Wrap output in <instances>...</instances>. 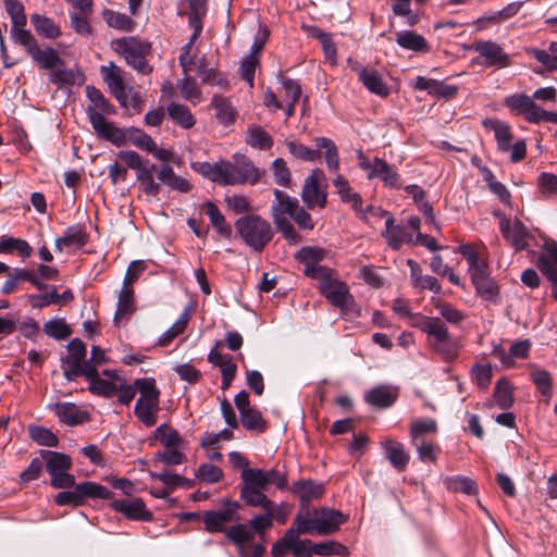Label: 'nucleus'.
Wrapping results in <instances>:
<instances>
[{
	"label": "nucleus",
	"mask_w": 557,
	"mask_h": 557,
	"mask_svg": "<svg viewBox=\"0 0 557 557\" xmlns=\"http://www.w3.org/2000/svg\"><path fill=\"white\" fill-rule=\"evenodd\" d=\"M333 185L336 188L342 201L349 202L352 209L360 214L361 219L367 218L368 212L374 211L375 208L368 207L367 211H362V199L358 193L352 191L348 181L341 174H337L333 180Z\"/></svg>",
	"instance_id": "nucleus-28"
},
{
	"label": "nucleus",
	"mask_w": 557,
	"mask_h": 557,
	"mask_svg": "<svg viewBox=\"0 0 557 557\" xmlns=\"http://www.w3.org/2000/svg\"><path fill=\"white\" fill-rule=\"evenodd\" d=\"M4 9L11 20L10 37L18 44L33 33L27 28V16L24 5L18 0H3Z\"/></svg>",
	"instance_id": "nucleus-18"
},
{
	"label": "nucleus",
	"mask_w": 557,
	"mask_h": 557,
	"mask_svg": "<svg viewBox=\"0 0 557 557\" xmlns=\"http://www.w3.org/2000/svg\"><path fill=\"white\" fill-rule=\"evenodd\" d=\"M157 177L168 187L180 193H188L193 187L186 178L176 175L173 168L169 164H162L160 166Z\"/></svg>",
	"instance_id": "nucleus-40"
},
{
	"label": "nucleus",
	"mask_w": 557,
	"mask_h": 557,
	"mask_svg": "<svg viewBox=\"0 0 557 557\" xmlns=\"http://www.w3.org/2000/svg\"><path fill=\"white\" fill-rule=\"evenodd\" d=\"M135 311V295L134 288L129 285H122V288L119 293V299L116 305V311L114 314V320L120 321L122 319L128 318Z\"/></svg>",
	"instance_id": "nucleus-43"
},
{
	"label": "nucleus",
	"mask_w": 557,
	"mask_h": 557,
	"mask_svg": "<svg viewBox=\"0 0 557 557\" xmlns=\"http://www.w3.org/2000/svg\"><path fill=\"white\" fill-rule=\"evenodd\" d=\"M223 507L218 510H208L202 513L205 530L209 533L224 532L227 524L240 519L238 515L239 504L230 499L222 502Z\"/></svg>",
	"instance_id": "nucleus-15"
},
{
	"label": "nucleus",
	"mask_w": 557,
	"mask_h": 557,
	"mask_svg": "<svg viewBox=\"0 0 557 557\" xmlns=\"http://www.w3.org/2000/svg\"><path fill=\"white\" fill-rule=\"evenodd\" d=\"M100 73L110 92L122 107L140 111L141 96L133 87H127V73L123 69L110 62L109 65L100 67Z\"/></svg>",
	"instance_id": "nucleus-6"
},
{
	"label": "nucleus",
	"mask_w": 557,
	"mask_h": 557,
	"mask_svg": "<svg viewBox=\"0 0 557 557\" xmlns=\"http://www.w3.org/2000/svg\"><path fill=\"white\" fill-rule=\"evenodd\" d=\"M294 529L292 554L294 557H311L313 555V542L310 540H300L299 535L304 534L299 531V524Z\"/></svg>",
	"instance_id": "nucleus-63"
},
{
	"label": "nucleus",
	"mask_w": 557,
	"mask_h": 557,
	"mask_svg": "<svg viewBox=\"0 0 557 557\" xmlns=\"http://www.w3.org/2000/svg\"><path fill=\"white\" fill-rule=\"evenodd\" d=\"M533 101L532 97L520 92L506 97L505 104L516 114H523L524 116Z\"/></svg>",
	"instance_id": "nucleus-61"
},
{
	"label": "nucleus",
	"mask_w": 557,
	"mask_h": 557,
	"mask_svg": "<svg viewBox=\"0 0 557 557\" xmlns=\"http://www.w3.org/2000/svg\"><path fill=\"white\" fill-rule=\"evenodd\" d=\"M324 178L320 169L312 170L306 177L301 191V198L308 209L315 207L324 208L326 205V193L319 188V181Z\"/></svg>",
	"instance_id": "nucleus-23"
},
{
	"label": "nucleus",
	"mask_w": 557,
	"mask_h": 557,
	"mask_svg": "<svg viewBox=\"0 0 557 557\" xmlns=\"http://www.w3.org/2000/svg\"><path fill=\"white\" fill-rule=\"evenodd\" d=\"M125 132V144L129 140L136 147L146 150L147 152L154 149V140L152 137L139 128H127Z\"/></svg>",
	"instance_id": "nucleus-57"
},
{
	"label": "nucleus",
	"mask_w": 557,
	"mask_h": 557,
	"mask_svg": "<svg viewBox=\"0 0 557 557\" xmlns=\"http://www.w3.org/2000/svg\"><path fill=\"white\" fill-rule=\"evenodd\" d=\"M16 251L23 259L32 256V247L25 239L11 236H3L0 239V253H12Z\"/></svg>",
	"instance_id": "nucleus-53"
},
{
	"label": "nucleus",
	"mask_w": 557,
	"mask_h": 557,
	"mask_svg": "<svg viewBox=\"0 0 557 557\" xmlns=\"http://www.w3.org/2000/svg\"><path fill=\"white\" fill-rule=\"evenodd\" d=\"M189 319L190 314L187 310H185L180 315L177 321L160 336L159 345L168 346L176 336L182 334L185 331Z\"/></svg>",
	"instance_id": "nucleus-58"
},
{
	"label": "nucleus",
	"mask_w": 557,
	"mask_h": 557,
	"mask_svg": "<svg viewBox=\"0 0 557 557\" xmlns=\"http://www.w3.org/2000/svg\"><path fill=\"white\" fill-rule=\"evenodd\" d=\"M235 228L243 242L255 251H262L271 242L273 232L270 223L257 214L240 216Z\"/></svg>",
	"instance_id": "nucleus-8"
},
{
	"label": "nucleus",
	"mask_w": 557,
	"mask_h": 557,
	"mask_svg": "<svg viewBox=\"0 0 557 557\" xmlns=\"http://www.w3.org/2000/svg\"><path fill=\"white\" fill-rule=\"evenodd\" d=\"M397 398L398 388L388 385L376 386L370 389L364 396V400L368 404L379 408L391 407Z\"/></svg>",
	"instance_id": "nucleus-33"
},
{
	"label": "nucleus",
	"mask_w": 557,
	"mask_h": 557,
	"mask_svg": "<svg viewBox=\"0 0 557 557\" xmlns=\"http://www.w3.org/2000/svg\"><path fill=\"white\" fill-rule=\"evenodd\" d=\"M135 386L140 396L136 401L134 413L145 426L151 428L157 423L160 411V392L152 377L137 379Z\"/></svg>",
	"instance_id": "nucleus-10"
},
{
	"label": "nucleus",
	"mask_w": 557,
	"mask_h": 557,
	"mask_svg": "<svg viewBox=\"0 0 557 557\" xmlns=\"http://www.w3.org/2000/svg\"><path fill=\"white\" fill-rule=\"evenodd\" d=\"M191 168L209 181L223 186L253 185L260 178V172L253 162L239 153L234 154L232 161L221 159L212 163L196 162Z\"/></svg>",
	"instance_id": "nucleus-2"
},
{
	"label": "nucleus",
	"mask_w": 557,
	"mask_h": 557,
	"mask_svg": "<svg viewBox=\"0 0 557 557\" xmlns=\"http://www.w3.org/2000/svg\"><path fill=\"white\" fill-rule=\"evenodd\" d=\"M348 64L357 73L359 81L371 92L380 97H387L389 89L377 71L361 65L358 61L348 58Z\"/></svg>",
	"instance_id": "nucleus-20"
},
{
	"label": "nucleus",
	"mask_w": 557,
	"mask_h": 557,
	"mask_svg": "<svg viewBox=\"0 0 557 557\" xmlns=\"http://www.w3.org/2000/svg\"><path fill=\"white\" fill-rule=\"evenodd\" d=\"M469 273L476 294L484 300L497 304L499 300V289L497 284L491 278L486 264L474 268Z\"/></svg>",
	"instance_id": "nucleus-22"
},
{
	"label": "nucleus",
	"mask_w": 557,
	"mask_h": 557,
	"mask_svg": "<svg viewBox=\"0 0 557 557\" xmlns=\"http://www.w3.org/2000/svg\"><path fill=\"white\" fill-rule=\"evenodd\" d=\"M225 536L228 541L238 547L242 557H261L265 548L262 544L250 542L255 537V533L248 524L237 523L225 530Z\"/></svg>",
	"instance_id": "nucleus-16"
},
{
	"label": "nucleus",
	"mask_w": 557,
	"mask_h": 557,
	"mask_svg": "<svg viewBox=\"0 0 557 557\" xmlns=\"http://www.w3.org/2000/svg\"><path fill=\"white\" fill-rule=\"evenodd\" d=\"M85 91L89 101L86 107V114L98 137L110 141L116 147L125 145L126 136L123 128L115 126L113 122L104 117L106 114H114L115 108L107 100L101 90L95 86H86Z\"/></svg>",
	"instance_id": "nucleus-3"
},
{
	"label": "nucleus",
	"mask_w": 557,
	"mask_h": 557,
	"mask_svg": "<svg viewBox=\"0 0 557 557\" xmlns=\"http://www.w3.org/2000/svg\"><path fill=\"white\" fill-rule=\"evenodd\" d=\"M154 438L165 448L186 447V442L182 438L180 433L166 423L159 425L154 430Z\"/></svg>",
	"instance_id": "nucleus-49"
},
{
	"label": "nucleus",
	"mask_w": 557,
	"mask_h": 557,
	"mask_svg": "<svg viewBox=\"0 0 557 557\" xmlns=\"http://www.w3.org/2000/svg\"><path fill=\"white\" fill-rule=\"evenodd\" d=\"M412 446L417 449L418 458L422 462H434L437 459V455L440 451V447L432 443L431 441H417L411 442Z\"/></svg>",
	"instance_id": "nucleus-64"
},
{
	"label": "nucleus",
	"mask_w": 557,
	"mask_h": 557,
	"mask_svg": "<svg viewBox=\"0 0 557 557\" xmlns=\"http://www.w3.org/2000/svg\"><path fill=\"white\" fill-rule=\"evenodd\" d=\"M374 211L380 212L383 215H387L383 237L386 239L388 246L394 250H398L403 244L414 243L413 235L409 233L405 226L394 224L393 216L388 215L386 211H382L380 208L374 209Z\"/></svg>",
	"instance_id": "nucleus-25"
},
{
	"label": "nucleus",
	"mask_w": 557,
	"mask_h": 557,
	"mask_svg": "<svg viewBox=\"0 0 557 557\" xmlns=\"http://www.w3.org/2000/svg\"><path fill=\"white\" fill-rule=\"evenodd\" d=\"M52 409L60 422L67 425L82 424L88 420V413L73 403H57Z\"/></svg>",
	"instance_id": "nucleus-31"
},
{
	"label": "nucleus",
	"mask_w": 557,
	"mask_h": 557,
	"mask_svg": "<svg viewBox=\"0 0 557 557\" xmlns=\"http://www.w3.org/2000/svg\"><path fill=\"white\" fill-rule=\"evenodd\" d=\"M326 255L327 251L321 247L306 246L296 252L295 258L305 265V274L314 278L329 272L330 268L319 264Z\"/></svg>",
	"instance_id": "nucleus-19"
},
{
	"label": "nucleus",
	"mask_w": 557,
	"mask_h": 557,
	"mask_svg": "<svg viewBox=\"0 0 557 557\" xmlns=\"http://www.w3.org/2000/svg\"><path fill=\"white\" fill-rule=\"evenodd\" d=\"M203 212L208 215L219 235L226 239L232 237V226L226 222L225 216L213 202L207 201L203 205Z\"/></svg>",
	"instance_id": "nucleus-42"
},
{
	"label": "nucleus",
	"mask_w": 557,
	"mask_h": 557,
	"mask_svg": "<svg viewBox=\"0 0 557 557\" xmlns=\"http://www.w3.org/2000/svg\"><path fill=\"white\" fill-rule=\"evenodd\" d=\"M540 271L546 276H557V242L548 240L544 244V252L537 259Z\"/></svg>",
	"instance_id": "nucleus-37"
},
{
	"label": "nucleus",
	"mask_w": 557,
	"mask_h": 557,
	"mask_svg": "<svg viewBox=\"0 0 557 557\" xmlns=\"http://www.w3.org/2000/svg\"><path fill=\"white\" fill-rule=\"evenodd\" d=\"M499 230L503 237L517 250H524L531 237L529 230L518 219L503 218L499 221Z\"/></svg>",
	"instance_id": "nucleus-21"
},
{
	"label": "nucleus",
	"mask_w": 557,
	"mask_h": 557,
	"mask_svg": "<svg viewBox=\"0 0 557 557\" xmlns=\"http://www.w3.org/2000/svg\"><path fill=\"white\" fill-rule=\"evenodd\" d=\"M86 345L79 338L67 344V356L62 360L64 377L71 382L83 374H91V366L86 363Z\"/></svg>",
	"instance_id": "nucleus-14"
},
{
	"label": "nucleus",
	"mask_w": 557,
	"mask_h": 557,
	"mask_svg": "<svg viewBox=\"0 0 557 557\" xmlns=\"http://www.w3.org/2000/svg\"><path fill=\"white\" fill-rule=\"evenodd\" d=\"M17 45L22 46L29 57L44 69L50 70L63 66V60L59 57L58 52L51 47L41 49L33 34Z\"/></svg>",
	"instance_id": "nucleus-17"
},
{
	"label": "nucleus",
	"mask_w": 557,
	"mask_h": 557,
	"mask_svg": "<svg viewBox=\"0 0 557 557\" xmlns=\"http://www.w3.org/2000/svg\"><path fill=\"white\" fill-rule=\"evenodd\" d=\"M384 449L385 457L388 459L391 465L398 471L403 472L406 470L410 456L405 450L404 445L392 438H384L381 442Z\"/></svg>",
	"instance_id": "nucleus-29"
},
{
	"label": "nucleus",
	"mask_w": 557,
	"mask_h": 557,
	"mask_svg": "<svg viewBox=\"0 0 557 557\" xmlns=\"http://www.w3.org/2000/svg\"><path fill=\"white\" fill-rule=\"evenodd\" d=\"M91 374L82 375L85 376L86 380L89 382V391L97 396H102L107 398L112 397L117 389V385L115 384V382L111 380L101 379L98 374L97 369L91 368Z\"/></svg>",
	"instance_id": "nucleus-41"
},
{
	"label": "nucleus",
	"mask_w": 557,
	"mask_h": 557,
	"mask_svg": "<svg viewBox=\"0 0 557 557\" xmlns=\"http://www.w3.org/2000/svg\"><path fill=\"white\" fill-rule=\"evenodd\" d=\"M429 346L445 362H453L456 360L460 350V344L450 334L431 342Z\"/></svg>",
	"instance_id": "nucleus-36"
},
{
	"label": "nucleus",
	"mask_w": 557,
	"mask_h": 557,
	"mask_svg": "<svg viewBox=\"0 0 557 557\" xmlns=\"http://www.w3.org/2000/svg\"><path fill=\"white\" fill-rule=\"evenodd\" d=\"M527 52L547 71H557V41H552L547 50L530 48Z\"/></svg>",
	"instance_id": "nucleus-47"
},
{
	"label": "nucleus",
	"mask_w": 557,
	"mask_h": 557,
	"mask_svg": "<svg viewBox=\"0 0 557 557\" xmlns=\"http://www.w3.org/2000/svg\"><path fill=\"white\" fill-rule=\"evenodd\" d=\"M531 379L543 396H552L553 380L548 371L539 368L534 369L531 373Z\"/></svg>",
	"instance_id": "nucleus-62"
},
{
	"label": "nucleus",
	"mask_w": 557,
	"mask_h": 557,
	"mask_svg": "<svg viewBox=\"0 0 557 557\" xmlns=\"http://www.w3.org/2000/svg\"><path fill=\"white\" fill-rule=\"evenodd\" d=\"M295 490L299 493L301 500L309 502L313 498H319L324 492V486L310 480L298 481L295 484Z\"/></svg>",
	"instance_id": "nucleus-60"
},
{
	"label": "nucleus",
	"mask_w": 557,
	"mask_h": 557,
	"mask_svg": "<svg viewBox=\"0 0 557 557\" xmlns=\"http://www.w3.org/2000/svg\"><path fill=\"white\" fill-rule=\"evenodd\" d=\"M110 46L125 62L140 74H149L152 67L146 61L151 45L136 36H125L111 40Z\"/></svg>",
	"instance_id": "nucleus-7"
},
{
	"label": "nucleus",
	"mask_w": 557,
	"mask_h": 557,
	"mask_svg": "<svg viewBox=\"0 0 557 557\" xmlns=\"http://www.w3.org/2000/svg\"><path fill=\"white\" fill-rule=\"evenodd\" d=\"M170 119L184 129H189L196 124V119L190 110L181 103L171 102L166 107Z\"/></svg>",
	"instance_id": "nucleus-46"
},
{
	"label": "nucleus",
	"mask_w": 557,
	"mask_h": 557,
	"mask_svg": "<svg viewBox=\"0 0 557 557\" xmlns=\"http://www.w3.org/2000/svg\"><path fill=\"white\" fill-rule=\"evenodd\" d=\"M444 486L451 492H460L467 495H474L478 493L476 483L468 478L462 475H453L446 476L443 480Z\"/></svg>",
	"instance_id": "nucleus-52"
},
{
	"label": "nucleus",
	"mask_w": 557,
	"mask_h": 557,
	"mask_svg": "<svg viewBox=\"0 0 557 557\" xmlns=\"http://www.w3.org/2000/svg\"><path fill=\"white\" fill-rule=\"evenodd\" d=\"M319 281V290L327 299V301L338 308L343 314L354 312L356 301L349 292L347 283L341 281L334 269H329L327 273L314 277Z\"/></svg>",
	"instance_id": "nucleus-9"
},
{
	"label": "nucleus",
	"mask_w": 557,
	"mask_h": 557,
	"mask_svg": "<svg viewBox=\"0 0 557 557\" xmlns=\"http://www.w3.org/2000/svg\"><path fill=\"white\" fill-rule=\"evenodd\" d=\"M246 143L252 148L267 150L273 146V138L261 126L251 125L247 131Z\"/></svg>",
	"instance_id": "nucleus-50"
},
{
	"label": "nucleus",
	"mask_w": 557,
	"mask_h": 557,
	"mask_svg": "<svg viewBox=\"0 0 557 557\" xmlns=\"http://www.w3.org/2000/svg\"><path fill=\"white\" fill-rule=\"evenodd\" d=\"M275 485L278 490L287 487L286 476L277 469L247 470L243 474L240 498L251 507L261 508L264 513L255 516L247 523L253 533L263 541L265 531L273 524L275 517L274 503L264 494L269 485Z\"/></svg>",
	"instance_id": "nucleus-1"
},
{
	"label": "nucleus",
	"mask_w": 557,
	"mask_h": 557,
	"mask_svg": "<svg viewBox=\"0 0 557 557\" xmlns=\"http://www.w3.org/2000/svg\"><path fill=\"white\" fill-rule=\"evenodd\" d=\"M73 486V490L60 492L55 496V503L58 505L81 506L87 498L109 499L112 495V492L106 486L90 481L77 485L74 484Z\"/></svg>",
	"instance_id": "nucleus-13"
},
{
	"label": "nucleus",
	"mask_w": 557,
	"mask_h": 557,
	"mask_svg": "<svg viewBox=\"0 0 557 557\" xmlns=\"http://www.w3.org/2000/svg\"><path fill=\"white\" fill-rule=\"evenodd\" d=\"M210 107L214 109L215 117L220 124L230 126L235 122L236 111L228 98L214 95Z\"/></svg>",
	"instance_id": "nucleus-39"
},
{
	"label": "nucleus",
	"mask_w": 557,
	"mask_h": 557,
	"mask_svg": "<svg viewBox=\"0 0 557 557\" xmlns=\"http://www.w3.org/2000/svg\"><path fill=\"white\" fill-rule=\"evenodd\" d=\"M30 22L35 32L45 38L57 39L61 35L60 27L54 21L46 15L34 13L30 15Z\"/></svg>",
	"instance_id": "nucleus-44"
},
{
	"label": "nucleus",
	"mask_w": 557,
	"mask_h": 557,
	"mask_svg": "<svg viewBox=\"0 0 557 557\" xmlns=\"http://www.w3.org/2000/svg\"><path fill=\"white\" fill-rule=\"evenodd\" d=\"M274 196L275 201L271 208L273 222L287 243L289 245H296L300 240V236L294 228L290 220L299 202L296 198L278 189L274 190Z\"/></svg>",
	"instance_id": "nucleus-11"
},
{
	"label": "nucleus",
	"mask_w": 557,
	"mask_h": 557,
	"mask_svg": "<svg viewBox=\"0 0 557 557\" xmlns=\"http://www.w3.org/2000/svg\"><path fill=\"white\" fill-rule=\"evenodd\" d=\"M88 242V235L79 224L71 225L63 236L55 239V249L62 251L64 248H83Z\"/></svg>",
	"instance_id": "nucleus-32"
},
{
	"label": "nucleus",
	"mask_w": 557,
	"mask_h": 557,
	"mask_svg": "<svg viewBox=\"0 0 557 557\" xmlns=\"http://www.w3.org/2000/svg\"><path fill=\"white\" fill-rule=\"evenodd\" d=\"M41 457L51 476V485L54 488H69L75 484L74 475L69 473L72 460L67 455L52 450H42Z\"/></svg>",
	"instance_id": "nucleus-12"
},
{
	"label": "nucleus",
	"mask_w": 557,
	"mask_h": 557,
	"mask_svg": "<svg viewBox=\"0 0 557 557\" xmlns=\"http://www.w3.org/2000/svg\"><path fill=\"white\" fill-rule=\"evenodd\" d=\"M314 143L318 149H311L294 139L286 140V147L294 158L307 162L320 159L321 150H323L327 170L332 173H337L339 170V156L335 143L327 137H315Z\"/></svg>",
	"instance_id": "nucleus-4"
},
{
	"label": "nucleus",
	"mask_w": 557,
	"mask_h": 557,
	"mask_svg": "<svg viewBox=\"0 0 557 557\" xmlns=\"http://www.w3.org/2000/svg\"><path fill=\"white\" fill-rule=\"evenodd\" d=\"M239 417L242 424L248 431L263 433L267 430V421L262 418L261 412L253 407L240 412Z\"/></svg>",
	"instance_id": "nucleus-56"
},
{
	"label": "nucleus",
	"mask_w": 557,
	"mask_h": 557,
	"mask_svg": "<svg viewBox=\"0 0 557 557\" xmlns=\"http://www.w3.org/2000/svg\"><path fill=\"white\" fill-rule=\"evenodd\" d=\"M429 346L445 362H453L456 360L460 350V344L450 334L431 342Z\"/></svg>",
	"instance_id": "nucleus-35"
},
{
	"label": "nucleus",
	"mask_w": 557,
	"mask_h": 557,
	"mask_svg": "<svg viewBox=\"0 0 557 557\" xmlns=\"http://www.w3.org/2000/svg\"><path fill=\"white\" fill-rule=\"evenodd\" d=\"M177 88L184 100L196 106L203 99L201 90L198 88L196 79L189 75H184L182 79L177 82Z\"/></svg>",
	"instance_id": "nucleus-51"
},
{
	"label": "nucleus",
	"mask_w": 557,
	"mask_h": 557,
	"mask_svg": "<svg viewBox=\"0 0 557 557\" xmlns=\"http://www.w3.org/2000/svg\"><path fill=\"white\" fill-rule=\"evenodd\" d=\"M482 124L486 129L493 131L497 149L502 152L508 151L513 139L510 125L498 119H485Z\"/></svg>",
	"instance_id": "nucleus-30"
},
{
	"label": "nucleus",
	"mask_w": 557,
	"mask_h": 557,
	"mask_svg": "<svg viewBox=\"0 0 557 557\" xmlns=\"http://www.w3.org/2000/svg\"><path fill=\"white\" fill-rule=\"evenodd\" d=\"M357 159L359 168L367 173V177L369 180L380 177L382 172L381 165L384 164L385 160L375 157L372 161H370L361 150L357 152Z\"/></svg>",
	"instance_id": "nucleus-59"
},
{
	"label": "nucleus",
	"mask_w": 557,
	"mask_h": 557,
	"mask_svg": "<svg viewBox=\"0 0 557 557\" xmlns=\"http://www.w3.org/2000/svg\"><path fill=\"white\" fill-rule=\"evenodd\" d=\"M111 507L127 519L149 521L152 518L151 512L147 510L145 503L140 498L115 499L111 503Z\"/></svg>",
	"instance_id": "nucleus-26"
},
{
	"label": "nucleus",
	"mask_w": 557,
	"mask_h": 557,
	"mask_svg": "<svg viewBox=\"0 0 557 557\" xmlns=\"http://www.w3.org/2000/svg\"><path fill=\"white\" fill-rule=\"evenodd\" d=\"M396 42L399 47L416 52H425L429 50L425 38L411 30L398 32L396 34Z\"/></svg>",
	"instance_id": "nucleus-45"
},
{
	"label": "nucleus",
	"mask_w": 557,
	"mask_h": 557,
	"mask_svg": "<svg viewBox=\"0 0 557 557\" xmlns=\"http://www.w3.org/2000/svg\"><path fill=\"white\" fill-rule=\"evenodd\" d=\"M154 165H146L136 172V178L139 182L140 189L148 196L157 197L160 193V185L154 182L152 171Z\"/></svg>",
	"instance_id": "nucleus-55"
},
{
	"label": "nucleus",
	"mask_w": 557,
	"mask_h": 557,
	"mask_svg": "<svg viewBox=\"0 0 557 557\" xmlns=\"http://www.w3.org/2000/svg\"><path fill=\"white\" fill-rule=\"evenodd\" d=\"M429 346L445 362H453L456 360L460 350V344L450 334L431 342Z\"/></svg>",
	"instance_id": "nucleus-34"
},
{
	"label": "nucleus",
	"mask_w": 557,
	"mask_h": 557,
	"mask_svg": "<svg viewBox=\"0 0 557 557\" xmlns=\"http://www.w3.org/2000/svg\"><path fill=\"white\" fill-rule=\"evenodd\" d=\"M101 16L109 27L123 33H132L137 26V23L131 16L111 9H103Z\"/></svg>",
	"instance_id": "nucleus-38"
},
{
	"label": "nucleus",
	"mask_w": 557,
	"mask_h": 557,
	"mask_svg": "<svg viewBox=\"0 0 557 557\" xmlns=\"http://www.w3.org/2000/svg\"><path fill=\"white\" fill-rule=\"evenodd\" d=\"M308 517L298 513L295 524H299V531L318 535H329L336 532L347 519L338 510L319 508L307 512Z\"/></svg>",
	"instance_id": "nucleus-5"
},
{
	"label": "nucleus",
	"mask_w": 557,
	"mask_h": 557,
	"mask_svg": "<svg viewBox=\"0 0 557 557\" xmlns=\"http://www.w3.org/2000/svg\"><path fill=\"white\" fill-rule=\"evenodd\" d=\"M473 49L484 59L485 66L504 69L510 65L509 54L495 41H476L473 44Z\"/></svg>",
	"instance_id": "nucleus-24"
},
{
	"label": "nucleus",
	"mask_w": 557,
	"mask_h": 557,
	"mask_svg": "<svg viewBox=\"0 0 557 557\" xmlns=\"http://www.w3.org/2000/svg\"><path fill=\"white\" fill-rule=\"evenodd\" d=\"M411 326L420 329L428 336V344L449 334L446 323L438 317L414 315Z\"/></svg>",
	"instance_id": "nucleus-27"
},
{
	"label": "nucleus",
	"mask_w": 557,
	"mask_h": 557,
	"mask_svg": "<svg viewBox=\"0 0 557 557\" xmlns=\"http://www.w3.org/2000/svg\"><path fill=\"white\" fill-rule=\"evenodd\" d=\"M437 422L432 418L414 420L410 424V442L424 441L429 435L437 432Z\"/></svg>",
	"instance_id": "nucleus-48"
},
{
	"label": "nucleus",
	"mask_w": 557,
	"mask_h": 557,
	"mask_svg": "<svg viewBox=\"0 0 557 557\" xmlns=\"http://www.w3.org/2000/svg\"><path fill=\"white\" fill-rule=\"evenodd\" d=\"M513 388L510 382L503 377L497 381L493 397L500 409H508L513 405Z\"/></svg>",
	"instance_id": "nucleus-54"
}]
</instances>
